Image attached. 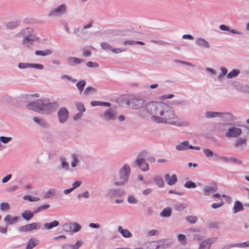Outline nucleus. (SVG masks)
<instances>
[{
    "instance_id": "nucleus-50",
    "label": "nucleus",
    "mask_w": 249,
    "mask_h": 249,
    "mask_svg": "<svg viewBox=\"0 0 249 249\" xmlns=\"http://www.w3.org/2000/svg\"><path fill=\"white\" fill-rule=\"evenodd\" d=\"M18 67L19 69L30 68V63L20 62L18 64Z\"/></svg>"
},
{
    "instance_id": "nucleus-20",
    "label": "nucleus",
    "mask_w": 249,
    "mask_h": 249,
    "mask_svg": "<svg viewBox=\"0 0 249 249\" xmlns=\"http://www.w3.org/2000/svg\"><path fill=\"white\" fill-rule=\"evenodd\" d=\"M165 179L169 185H173L178 181L177 176L175 174H173L171 176L169 174H166L165 175Z\"/></svg>"
},
{
    "instance_id": "nucleus-32",
    "label": "nucleus",
    "mask_w": 249,
    "mask_h": 249,
    "mask_svg": "<svg viewBox=\"0 0 249 249\" xmlns=\"http://www.w3.org/2000/svg\"><path fill=\"white\" fill-rule=\"evenodd\" d=\"M22 218L26 221H29L34 216V213L29 210L24 211L21 213Z\"/></svg>"
},
{
    "instance_id": "nucleus-7",
    "label": "nucleus",
    "mask_w": 249,
    "mask_h": 249,
    "mask_svg": "<svg viewBox=\"0 0 249 249\" xmlns=\"http://www.w3.org/2000/svg\"><path fill=\"white\" fill-rule=\"evenodd\" d=\"M124 193V189L111 188L107 191L106 195L107 197L112 198L122 197Z\"/></svg>"
},
{
    "instance_id": "nucleus-26",
    "label": "nucleus",
    "mask_w": 249,
    "mask_h": 249,
    "mask_svg": "<svg viewBox=\"0 0 249 249\" xmlns=\"http://www.w3.org/2000/svg\"><path fill=\"white\" fill-rule=\"evenodd\" d=\"M18 219L17 216H12L11 215H7L4 218V221L9 225H12L16 223Z\"/></svg>"
},
{
    "instance_id": "nucleus-52",
    "label": "nucleus",
    "mask_w": 249,
    "mask_h": 249,
    "mask_svg": "<svg viewBox=\"0 0 249 249\" xmlns=\"http://www.w3.org/2000/svg\"><path fill=\"white\" fill-rule=\"evenodd\" d=\"M184 186L187 188H195L196 187V185L192 181H187L185 182Z\"/></svg>"
},
{
    "instance_id": "nucleus-55",
    "label": "nucleus",
    "mask_w": 249,
    "mask_h": 249,
    "mask_svg": "<svg viewBox=\"0 0 249 249\" xmlns=\"http://www.w3.org/2000/svg\"><path fill=\"white\" fill-rule=\"evenodd\" d=\"M31 231L34 230H39L40 229V224L38 222L29 224Z\"/></svg>"
},
{
    "instance_id": "nucleus-24",
    "label": "nucleus",
    "mask_w": 249,
    "mask_h": 249,
    "mask_svg": "<svg viewBox=\"0 0 249 249\" xmlns=\"http://www.w3.org/2000/svg\"><path fill=\"white\" fill-rule=\"evenodd\" d=\"M176 150L178 151H185L190 149V144L187 141H183L176 146Z\"/></svg>"
},
{
    "instance_id": "nucleus-44",
    "label": "nucleus",
    "mask_w": 249,
    "mask_h": 249,
    "mask_svg": "<svg viewBox=\"0 0 249 249\" xmlns=\"http://www.w3.org/2000/svg\"><path fill=\"white\" fill-rule=\"evenodd\" d=\"M71 157L72 159V161L71 163V166L72 167H75L77 166L79 162L78 156L76 154H73L71 155Z\"/></svg>"
},
{
    "instance_id": "nucleus-53",
    "label": "nucleus",
    "mask_w": 249,
    "mask_h": 249,
    "mask_svg": "<svg viewBox=\"0 0 249 249\" xmlns=\"http://www.w3.org/2000/svg\"><path fill=\"white\" fill-rule=\"evenodd\" d=\"M221 73L218 76V79L220 80L223 76H225L228 70L225 67H221L220 68Z\"/></svg>"
},
{
    "instance_id": "nucleus-6",
    "label": "nucleus",
    "mask_w": 249,
    "mask_h": 249,
    "mask_svg": "<svg viewBox=\"0 0 249 249\" xmlns=\"http://www.w3.org/2000/svg\"><path fill=\"white\" fill-rule=\"evenodd\" d=\"M67 10L66 5L62 4L51 10L47 14V16L49 18L60 17L66 13Z\"/></svg>"
},
{
    "instance_id": "nucleus-16",
    "label": "nucleus",
    "mask_w": 249,
    "mask_h": 249,
    "mask_svg": "<svg viewBox=\"0 0 249 249\" xmlns=\"http://www.w3.org/2000/svg\"><path fill=\"white\" fill-rule=\"evenodd\" d=\"M217 187L215 183L206 186L203 189V193L205 196H208L217 191Z\"/></svg>"
},
{
    "instance_id": "nucleus-33",
    "label": "nucleus",
    "mask_w": 249,
    "mask_h": 249,
    "mask_svg": "<svg viewBox=\"0 0 249 249\" xmlns=\"http://www.w3.org/2000/svg\"><path fill=\"white\" fill-rule=\"evenodd\" d=\"M154 181L160 188H163L164 187V182L163 178L159 176H155L154 178Z\"/></svg>"
},
{
    "instance_id": "nucleus-45",
    "label": "nucleus",
    "mask_w": 249,
    "mask_h": 249,
    "mask_svg": "<svg viewBox=\"0 0 249 249\" xmlns=\"http://www.w3.org/2000/svg\"><path fill=\"white\" fill-rule=\"evenodd\" d=\"M56 190L54 189H51L48 190L45 194L44 197L45 198H48L55 195Z\"/></svg>"
},
{
    "instance_id": "nucleus-60",
    "label": "nucleus",
    "mask_w": 249,
    "mask_h": 249,
    "mask_svg": "<svg viewBox=\"0 0 249 249\" xmlns=\"http://www.w3.org/2000/svg\"><path fill=\"white\" fill-rule=\"evenodd\" d=\"M175 208L177 211H182L187 207V205L184 204H177L174 205Z\"/></svg>"
},
{
    "instance_id": "nucleus-34",
    "label": "nucleus",
    "mask_w": 249,
    "mask_h": 249,
    "mask_svg": "<svg viewBox=\"0 0 249 249\" xmlns=\"http://www.w3.org/2000/svg\"><path fill=\"white\" fill-rule=\"evenodd\" d=\"M233 210L234 213L242 211L243 210L242 204L239 201H236L234 204Z\"/></svg>"
},
{
    "instance_id": "nucleus-48",
    "label": "nucleus",
    "mask_w": 249,
    "mask_h": 249,
    "mask_svg": "<svg viewBox=\"0 0 249 249\" xmlns=\"http://www.w3.org/2000/svg\"><path fill=\"white\" fill-rule=\"evenodd\" d=\"M203 151V153L207 158L210 159L213 157V152L210 149L208 148H204Z\"/></svg>"
},
{
    "instance_id": "nucleus-21",
    "label": "nucleus",
    "mask_w": 249,
    "mask_h": 249,
    "mask_svg": "<svg viewBox=\"0 0 249 249\" xmlns=\"http://www.w3.org/2000/svg\"><path fill=\"white\" fill-rule=\"evenodd\" d=\"M118 231L124 238H128L132 236V234L128 230L123 229L121 226L118 227Z\"/></svg>"
},
{
    "instance_id": "nucleus-39",
    "label": "nucleus",
    "mask_w": 249,
    "mask_h": 249,
    "mask_svg": "<svg viewBox=\"0 0 249 249\" xmlns=\"http://www.w3.org/2000/svg\"><path fill=\"white\" fill-rule=\"evenodd\" d=\"M19 23L20 22L18 20L12 21L7 23L6 27L10 29H14L18 26Z\"/></svg>"
},
{
    "instance_id": "nucleus-56",
    "label": "nucleus",
    "mask_w": 249,
    "mask_h": 249,
    "mask_svg": "<svg viewBox=\"0 0 249 249\" xmlns=\"http://www.w3.org/2000/svg\"><path fill=\"white\" fill-rule=\"evenodd\" d=\"M18 231L21 232H27L31 231L29 224L20 226L18 228Z\"/></svg>"
},
{
    "instance_id": "nucleus-1",
    "label": "nucleus",
    "mask_w": 249,
    "mask_h": 249,
    "mask_svg": "<svg viewBox=\"0 0 249 249\" xmlns=\"http://www.w3.org/2000/svg\"><path fill=\"white\" fill-rule=\"evenodd\" d=\"M146 111L151 115V120L156 123L167 124L177 126H186L189 125L187 121L175 120L178 119L173 108L161 102H151L145 106Z\"/></svg>"
},
{
    "instance_id": "nucleus-25",
    "label": "nucleus",
    "mask_w": 249,
    "mask_h": 249,
    "mask_svg": "<svg viewBox=\"0 0 249 249\" xmlns=\"http://www.w3.org/2000/svg\"><path fill=\"white\" fill-rule=\"evenodd\" d=\"M70 231L75 233L80 231L82 228L81 226L76 222H70Z\"/></svg>"
},
{
    "instance_id": "nucleus-43",
    "label": "nucleus",
    "mask_w": 249,
    "mask_h": 249,
    "mask_svg": "<svg viewBox=\"0 0 249 249\" xmlns=\"http://www.w3.org/2000/svg\"><path fill=\"white\" fill-rule=\"evenodd\" d=\"M178 240L182 245H185L187 243L186 236L183 234H178Z\"/></svg>"
},
{
    "instance_id": "nucleus-38",
    "label": "nucleus",
    "mask_w": 249,
    "mask_h": 249,
    "mask_svg": "<svg viewBox=\"0 0 249 249\" xmlns=\"http://www.w3.org/2000/svg\"><path fill=\"white\" fill-rule=\"evenodd\" d=\"M86 85V82L84 80H81L77 82L76 86L78 89L79 92L81 93L83 91L84 88Z\"/></svg>"
},
{
    "instance_id": "nucleus-3",
    "label": "nucleus",
    "mask_w": 249,
    "mask_h": 249,
    "mask_svg": "<svg viewBox=\"0 0 249 249\" xmlns=\"http://www.w3.org/2000/svg\"><path fill=\"white\" fill-rule=\"evenodd\" d=\"M124 101L128 107L134 109L142 108L145 103L144 99L138 95H129L124 98Z\"/></svg>"
},
{
    "instance_id": "nucleus-27",
    "label": "nucleus",
    "mask_w": 249,
    "mask_h": 249,
    "mask_svg": "<svg viewBox=\"0 0 249 249\" xmlns=\"http://www.w3.org/2000/svg\"><path fill=\"white\" fill-rule=\"evenodd\" d=\"M33 121L42 127L46 128L48 126L47 123L42 118L34 117L33 118Z\"/></svg>"
},
{
    "instance_id": "nucleus-19",
    "label": "nucleus",
    "mask_w": 249,
    "mask_h": 249,
    "mask_svg": "<svg viewBox=\"0 0 249 249\" xmlns=\"http://www.w3.org/2000/svg\"><path fill=\"white\" fill-rule=\"evenodd\" d=\"M66 60L68 64L71 66H74L85 61V60L83 59H80L75 57H68L67 58Z\"/></svg>"
},
{
    "instance_id": "nucleus-8",
    "label": "nucleus",
    "mask_w": 249,
    "mask_h": 249,
    "mask_svg": "<svg viewBox=\"0 0 249 249\" xmlns=\"http://www.w3.org/2000/svg\"><path fill=\"white\" fill-rule=\"evenodd\" d=\"M242 130L235 126H231L229 128L225 133V136L228 138H236L242 134Z\"/></svg>"
},
{
    "instance_id": "nucleus-54",
    "label": "nucleus",
    "mask_w": 249,
    "mask_h": 249,
    "mask_svg": "<svg viewBox=\"0 0 249 249\" xmlns=\"http://www.w3.org/2000/svg\"><path fill=\"white\" fill-rule=\"evenodd\" d=\"M230 162L234 163L236 165H241L242 164L241 160L234 157H230Z\"/></svg>"
},
{
    "instance_id": "nucleus-35",
    "label": "nucleus",
    "mask_w": 249,
    "mask_h": 249,
    "mask_svg": "<svg viewBox=\"0 0 249 249\" xmlns=\"http://www.w3.org/2000/svg\"><path fill=\"white\" fill-rule=\"evenodd\" d=\"M220 115L219 112L215 111H206L205 113V116L207 118H211L215 117H219V115Z\"/></svg>"
},
{
    "instance_id": "nucleus-28",
    "label": "nucleus",
    "mask_w": 249,
    "mask_h": 249,
    "mask_svg": "<svg viewBox=\"0 0 249 249\" xmlns=\"http://www.w3.org/2000/svg\"><path fill=\"white\" fill-rule=\"evenodd\" d=\"M53 53V51L49 49H47L44 50H37L35 52V53L37 56H45L51 54Z\"/></svg>"
},
{
    "instance_id": "nucleus-40",
    "label": "nucleus",
    "mask_w": 249,
    "mask_h": 249,
    "mask_svg": "<svg viewBox=\"0 0 249 249\" xmlns=\"http://www.w3.org/2000/svg\"><path fill=\"white\" fill-rule=\"evenodd\" d=\"M96 91L97 90L96 89L93 87H89L86 88L84 91V94L85 95H91L95 93Z\"/></svg>"
},
{
    "instance_id": "nucleus-9",
    "label": "nucleus",
    "mask_w": 249,
    "mask_h": 249,
    "mask_svg": "<svg viewBox=\"0 0 249 249\" xmlns=\"http://www.w3.org/2000/svg\"><path fill=\"white\" fill-rule=\"evenodd\" d=\"M69 112L65 107H61L57 112V117L60 124L65 123L68 120Z\"/></svg>"
},
{
    "instance_id": "nucleus-49",
    "label": "nucleus",
    "mask_w": 249,
    "mask_h": 249,
    "mask_svg": "<svg viewBox=\"0 0 249 249\" xmlns=\"http://www.w3.org/2000/svg\"><path fill=\"white\" fill-rule=\"evenodd\" d=\"M186 220L192 224H195L198 220L197 217L193 215H189L186 217Z\"/></svg>"
},
{
    "instance_id": "nucleus-46",
    "label": "nucleus",
    "mask_w": 249,
    "mask_h": 249,
    "mask_svg": "<svg viewBox=\"0 0 249 249\" xmlns=\"http://www.w3.org/2000/svg\"><path fill=\"white\" fill-rule=\"evenodd\" d=\"M10 209L9 203L7 202H2L0 205V209L2 212L8 211Z\"/></svg>"
},
{
    "instance_id": "nucleus-57",
    "label": "nucleus",
    "mask_w": 249,
    "mask_h": 249,
    "mask_svg": "<svg viewBox=\"0 0 249 249\" xmlns=\"http://www.w3.org/2000/svg\"><path fill=\"white\" fill-rule=\"evenodd\" d=\"M102 48L105 50H110L111 51L112 47L107 42H103L101 43Z\"/></svg>"
},
{
    "instance_id": "nucleus-2",
    "label": "nucleus",
    "mask_w": 249,
    "mask_h": 249,
    "mask_svg": "<svg viewBox=\"0 0 249 249\" xmlns=\"http://www.w3.org/2000/svg\"><path fill=\"white\" fill-rule=\"evenodd\" d=\"M131 174V168L128 164H124L120 168L118 175L119 181H115L113 185L117 186H122L126 184L129 180Z\"/></svg>"
},
{
    "instance_id": "nucleus-58",
    "label": "nucleus",
    "mask_w": 249,
    "mask_h": 249,
    "mask_svg": "<svg viewBox=\"0 0 249 249\" xmlns=\"http://www.w3.org/2000/svg\"><path fill=\"white\" fill-rule=\"evenodd\" d=\"M128 202L131 204H136L138 202L137 199L133 195H130L128 196Z\"/></svg>"
},
{
    "instance_id": "nucleus-42",
    "label": "nucleus",
    "mask_w": 249,
    "mask_h": 249,
    "mask_svg": "<svg viewBox=\"0 0 249 249\" xmlns=\"http://www.w3.org/2000/svg\"><path fill=\"white\" fill-rule=\"evenodd\" d=\"M76 107L77 109L79 111V112L83 113L85 111L86 109L84 104L80 102H77L75 103Z\"/></svg>"
},
{
    "instance_id": "nucleus-64",
    "label": "nucleus",
    "mask_w": 249,
    "mask_h": 249,
    "mask_svg": "<svg viewBox=\"0 0 249 249\" xmlns=\"http://www.w3.org/2000/svg\"><path fill=\"white\" fill-rule=\"evenodd\" d=\"M63 230L67 232L70 231V222L65 223L62 226Z\"/></svg>"
},
{
    "instance_id": "nucleus-29",
    "label": "nucleus",
    "mask_w": 249,
    "mask_h": 249,
    "mask_svg": "<svg viewBox=\"0 0 249 249\" xmlns=\"http://www.w3.org/2000/svg\"><path fill=\"white\" fill-rule=\"evenodd\" d=\"M38 240L34 238H31L29 240L25 249H32L35 247L38 244Z\"/></svg>"
},
{
    "instance_id": "nucleus-62",
    "label": "nucleus",
    "mask_w": 249,
    "mask_h": 249,
    "mask_svg": "<svg viewBox=\"0 0 249 249\" xmlns=\"http://www.w3.org/2000/svg\"><path fill=\"white\" fill-rule=\"evenodd\" d=\"M172 104L175 105H178V106H181L185 105L186 103L184 101L174 100L173 101Z\"/></svg>"
},
{
    "instance_id": "nucleus-23",
    "label": "nucleus",
    "mask_w": 249,
    "mask_h": 249,
    "mask_svg": "<svg viewBox=\"0 0 249 249\" xmlns=\"http://www.w3.org/2000/svg\"><path fill=\"white\" fill-rule=\"evenodd\" d=\"M220 114L219 117L221 118L224 121H231L235 120V118L230 112H220Z\"/></svg>"
},
{
    "instance_id": "nucleus-37",
    "label": "nucleus",
    "mask_w": 249,
    "mask_h": 249,
    "mask_svg": "<svg viewBox=\"0 0 249 249\" xmlns=\"http://www.w3.org/2000/svg\"><path fill=\"white\" fill-rule=\"evenodd\" d=\"M59 160L61 163V167L65 170H68L69 169V164L66 161V158L64 157H60Z\"/></svg>"
},
{
    "instance_id": "nucleus-59",
    "label": "nucleus",
    "mask_w": 249,
    "mask_h": 249,
    "mask_svg": "<svg viewBox=\"0 0 249 249\" xmlns=\"http://www.w3.org/2000/svg\"><path fill=\"white\" fill-rule=\"evenodd\" d=\"M77 197L78 199H80L81 197H84L85 198H89V194L88 191H86L82 194H79L77 195Z\"/></svg>"
},
{
    "instance_id": "nucleus-63",
    "label": "nucleus",
    "mask_w": 249,
    "mask_h": 249,
    "mask_svg": "<svg viewBox=\"0 0 249 249\" xmlns=\"http://www.w3.org/2000/svg\"><path fill=\"white\" fill-rule=\"evenodd\" d=\"M81 184H82L81 181L77 180L72 183V187L71 188L74 190L75 189L79 187L81 185Z\"/></svg>"
},
{
    "instance_id": "nucleus-30",
    "label": "nucleus",
    "mask_w": 249,
    "mask_h": 249,
    "mask_svg": "<svg viewBox=\"0 0 249 249\" xmlns=\"http://www.w3.org/2000/svg\"><path fill=\"white\" fill-rule=\"evenodd\" d=\"M59 222L57 220H54L51 223H45L43 226L45 229L50 230L54 227H56L59 225Z\"/></svg>"
},
{
    "instance_id": "nucleus-12",
    "label": "nucleus",
    "mask_w": 249,
    "mask_h": 249,
    "mask_svg": "<svg viewBox=\"0 0 249 249\" xmlns=\"http://www.w3.org/2000/svg\"><path fill=\"white\" fill-rule=\"evenodd\" d=\"M217 240L216 237H212L206 239L201 242L199 246V249H210L212 244L215 243Z\"/></svg>"
},
{
    "instance_id": "nucleus-18",
    "label": "nucleus",
    "mask_w": 249,
    "mask_h": 249,
    "mask_svg": "<svg viewBox=\"0 0 249 249\" xmlns=\"http://www.w3.org/2000/svg\"><path fill=\"white\" fill-rule=\"evenodd\" d=\"M83 241L82 240H79L76 241L74 245L71 244H64L61 246L62 249H78L82 246Z\"/></svg>"
},
{
    "instance_id": "nucleus-10",
    "label": "nucleus",
    "mask_w": 249,
    "mask_h": 249,
    "mask_svg": "<svg viewBox=\"0 0 249 249\" xmlns=\"http://www.w3.org/2000/svg\"><path fill=\"white\" fill-rule=\"evenodd\" d=\"M247 138H239L237 139L234 144V147L238 152L244 150L247 146Z\"/></svg>"
},
{
    "instance_id": "nucleus-15",
    "label": "nucleus",
    "mask_w": 249,
    "mask_h": 249,
    "mask_svg": "<svg viewBox=\"0 0 249 249\" xmlns=\"http://www.w3.org/2000/svg\"><path fill=\"white\" fill-rule=\"evenodd\" d=\"M32 35H33V29L32 28L28 27L21 30L20 32L16 35V36L24 38Z\"/></svg>"
},
{
    "instance_id": "nucleus-41",
    "label": "nucleus",
    "mask_w": 249,
    "mask_h": 249,
    "mask_svg": "<svg viewBox=\"0 0 249 249\" xmlns=\"http://www.w3.org/2000/svg\"><path fill=\"white\" fill-rule=\"evenodd\" d=\"M50 208V205L49 204H45L41 205L39 207H38L35 209L34 210V213H38L41 212L45 210H47Z\"/></svg>"
},
{
    "instance_id": "nucleus-36",
    "label": "nucleus",
    "mask_w": 249,
    "mask_h": 249,
    "mask_svg": "<svg viewBox=\"0 0 249 249\" xmlns=\"http://www.w3.org/2000/svg\"><path fill=\"white\" fill-rule=\"evenodd\" d=\"M240 73V71L237 69H233L227 74V78L231 79L237 76Z\"/></svg>"
},
{
    "instance_id": "nucleus-14",
    "label": "nucleus",
    "mask_w": 249,
    "mask_h": 249,
    "mask_svg": "<svg viewBox=\"0 0 249 249\" xmlns=\"http://www.w3.org/2000/svg\"><path fill=\"white\" fill-rule=\"evenodd\" d=\"M135 162L136 165L139 166L143 172H146L149 170V165L145 162L144 159L137 158Z\"/></svg>"
},
{
    "instance_id": "nucleus-11",
    "label": "nucleus",
    "mask_w": 249,
    "mask_h": 249,
    "mask_svg": "<svg viewBox=\"0 0 249 249\" xmlns=\"http://www.w3.org/2000/svg\"><path fill=\"white\" fill-rule=\"evenodd\" d=\"M150 244L151 246L155 247V249H165L170 246L171 242L167 239H162L151 242Z\"/></svg>"
},
{
    "instance_id": "nucleus-47",
    "label": "nucleus",
    "mask_w": 249,
    "mask_h": 249,
    "mask_svg": "<svg viewBox=\"0 0 249 249\" xmlns=\"http://www.w3.org/2000/svg\"><path fill=\"white\" fill-rule=\"evenodd\" d=\"M23 199L24 200H28L30 202H35V201H38L39 200V197L32 196L29 195L24 196H23Z\"/></svg>"
},
{
    "instance_id": "nucleus-22",
    "label": "nucleus",
    "mask_w": 249,
    "mask_h": 249,
    "mask_svg": "<svg viewBox=\"0 0 249 249\" xmlns=\"http://www.w3.org/2000/svg\"><path fill=\"white\" fill-rule=\"evenodd\" d=\"M196 44L198 46L205 48H209L210 47L209 42L204 38L202 37L196 38Z\"/></svg>"
},
{
    "instance_id": "nucleus-31",
    "label": "nucleus",
    "mask_w": 249,
    "mask_h": 249,
    "mask_svg": "<svg viewBox=\"0 0 249 249\" xmlns=\"http://www.w3.org/2000/svg\"><path fill=\"white\" fill-rule=\"evenodd\" d=\"M172 209L167 207L164 209L160 213V216L162 217H169L172 214Z\"/></svg>"
},
{
    "instance_id": "nucleus-51",
    "label": "nucleus",
    "mask_w": 249,
    "mask_h": 249,
    "mask_svg": "<svg viewBox=\"0 0 249 249\" xmlns=\"http://www.w3.org/2000/svg\"><path fill=\"white\" fill-rule=\"evenodd\" d=\"M30 68H33L38 70H42L44 69V66L41 64L30 63Z\"/></svg>"
},
{
    "instance_id": "nucleus-13",
    "label": "nucleus",
    "mask_w": 249,
    "mask_h": 249,
    "mask_svg": "<svg viewBox=\"0 0 249 249\" xmlns=\"http://www.w3.org/2000/svg\"><path fill=\"white\" fill-rule=\"evenodd\" d=\"M42 100H38L36 102H30L26 105L27 109L40 112L41 111Z\"/></svg>"
},
{
    "instance_id": "nucleus-17",
    "label": "nucleus",
    "mask_w": 249,
    "mask_h": 249,
    "mask_svg": "<svg viewBox=\"0 0 249 249\" xmlns=\"http://www.w3.org/2000/svg\"><path fill=\"white\" fill-rule=\"evenodd\" d=\"M36 39V37L33 34L29 36L22 38V44L26 47H29L33 45L34 42Z\"/></svg>"
},
{
    "instance_id": "nucleus-4",
    "label": "nucleus",
    "mask_w": 249,
    "mask_h": 249,
    "mask_svg": "<svg viewBox=\"0 0 249 249\" xmlns=\"http://www.w3.org/2000/svg\"><path fill=\"white\" fill-rule=\"evenodd\" d=\"M117 115L116 109L113 107H110L104 110L102 113H100L99 117L105 122H109L115 120Z\"/></svg>"
},
{
    "instance_id": "nucleus-5",
    "label": "nucleus",
    "mask_w": 249,
    "mask_h": 249,
    "mask_svg": "<svg viewBox=\"0 0 249 249\" xmlns=\"http://www.w3.org/2000/svg\"><path fill=\"white\" fill-rule=\"evenodd\" d=\"M59 107V105L56 102H49L45 100H42L41 112L46 114H51L55 111Z\"/></svg>"
},
{
    "instance_id": "nucleus-61",
    "label": "nucleus",
    "mask_w": 249,
    "mask_h": 249,
    "mask_svg": "<svg viewBox=\"0 0 249 249\" xmlns=\"http://www.w3.org/2000/svg\"><path fill=\"white\" fill-rule=\"evenodd\" d=\"M12 140L11 137H7L4 136L0 137V141L2 143L5 144L8 143Z\"/></svg>"
}]
</instances>
